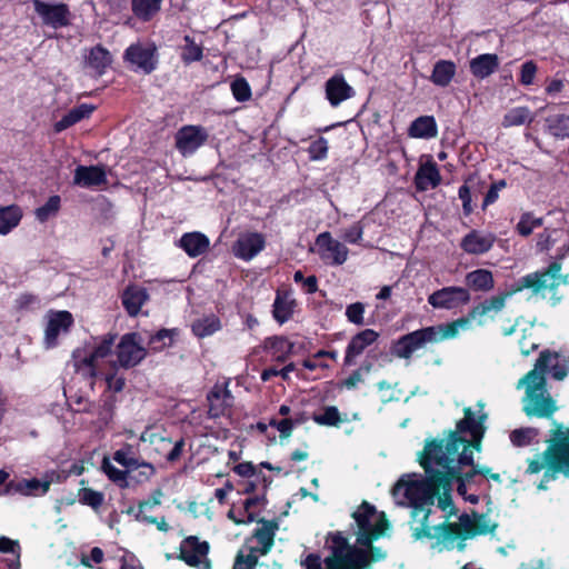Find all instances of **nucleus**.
Returning <instances> with one entry per match:
<instances>
[{
  "mask_svg": "<svg viewBox=\"0 0 569 569\" xmlns=\"http://www.w3.org/2000/svg\"><path fill=\"white\" fill-rule=\"evenodd\" d=\"M440 452V442L427 439L423 450L418 455L419 465L425 470L426 477L422 479H411L410 476H402L393 487V493L402 495L409 503H419L433 506L435 490L438 481L439 469H435L436 455Z\"/></svg>",
  "mask_w": 569,
  "mask_h": 569,
  "instance_id": "f257e3e1",
  "label": "nucleus"
},
{
  "mask_svg": "<svg viewBox=\"0 0 569 569\" xmlns=\"http://www.w3.org/2000/svg\"><path fill=\"white\" fill-rule=\"evenodd\" d=\"M550 353L539 355L535 368L528 371L517 383V388L526 387L523 412L527 417L551 419L558 410L556 400L547 391V379L538 369L547 368Z\"/></svg>",
  "mask_w": 569,
  "mask_h": 569,
  "instance_id": "f03ea898",
  "label": "nucleus"
},
{
  "mask_svg": "<svg viewBox=\"0 0 569 569\" xmlns=\"http://www.w3.org/2000/svg\"><path fill=\"white\" fill-rule=\"evenodd\" d=\"M351 517L357 525L358 545L372 543L385 536L386 531L390 528L387 515L383 511L378 512L376 507L367 500L360 503Z\"/></svg>",
  "mask_w": 569,
  "mask_h": 569,
  "instance_id": "7ed1b4c3",
  "label": "nucleus"
},
{
  "mask_svg": "<svg viewBox=\"0 0 569 569\" xmlns=\"http://www.w3.org/2000/svg\"><path fill=\"white\" fill-rule=\"evenodd\" d=\"M486 430L469 433L470 439L460 435V441H455L452 446L453 438L446 437V439H440L441 441V451L442 455L438 457V461L447 462H460V465H473V451L481 450V442L485 437ZM439 440V438H437Z\"/></svg>",
  "mask_w": 569,
  "mask_h": 569,
  "instance_id": "20e7f679",
  "label": "nucleus"
},
{
  "mask_svg": "<svg viewBox=\"0 0 569 569\" xmlns=\"http://www.w3.org/2000/svg\"><path fill=\"white\" fill-rule=\"evenodd\" d=\"M431 440H436V442H440L437 438H432ZM442 455V451H437L436 455V466L439 468L440 472L447 476L448 480L453 485V480H461L465 483H470L475 476L480 475L482 477L489 478L493 481L501 482V477L499 473L491 472V469L487 466L477 465L473 461V465H460V462H442L438 461V457Z\"/></svg>",
  "mask_w": 569,
  "mask_h": 569,
  "instance_id": "39448f33",
  "label": "nucleus"
},
{
  "mask_svg": "<svg viewBox=\"0 0 569 569\" xmlns=\"http://www.w3.org/2000/svg\"><path fill=\"white\" fill-rule=\"evenodd\" d=\"M146 436L149 441L148 455L156 462H176L180 459L186 443L183 438L173 442L169 437L152 432L148 428L144 430V442Z\"/></svg>",
  "mask_w": 569,
  "mask_h": 569,
  "instance_id": "423d86ee",
  "label": "nucleus"
},
{
  "mask_svg": "<svg viewBox=\"0 0 569 569\" xmlns=\"http://www.w3.org/2000/svg\"><path fill=\"white\" fill-rule=\"evenodd\" d=\"M34 12L41 19V23L54 30L67 28L71 24L72 13L70 7L64 2H46L32 0Z\"/></svg>",
  "mask_w": 569,
  "mask_h": 569,
  "instance_id": "0eeeda50",
  "label": "nucleus"
},
{
  "mask_svg": "<svg viewBox=\"0 0 569 569\" xmlns=\"http://www.w3.org/2000/svg\"><path fill=\"white\" fill-rule=\"evenodd\" d=\"M209 551L208 541H201L197 536H188L180 542L177 558L192 568L211 569V561L208 559Z\"/></svg>",
  "mask_w": 569,
  "mask_h": 569,
  "instance_id": "6e6552de",
  "label": "nucleus"
},
{
  "mask_svg": "<svg viewBox=\"0 0 569 569\" xmlns=\"http://www.w3.org/2000/svg\"><path fill=\"white\" fill-rule=\"evenodd\" d=\"M427 343H436V332L430 326L401 336L393 342L391 351L400 359H410L413 352Z\"/></svg>",
  "mask_w": 569,
  "mask_h": 569,
  "instance_id": "1a4fd4ad",
  "label": "nucleus"
},
{
  "mask_svg": "<svg viewBox=\"0 0 569 569\" xmlns=\"http://www.w3.org/2000/svg\"><path fill=\"white\" fill-rule=\"evenodd\" d=\"M427 300L433 309L456 310L471 301V293L466 287L448 286L433 291Z\"/></svg>",
  "mask_w": 569,
  "mask_h": 569,
  "instance_id": "9d476101",
  "label": "nucleus"
},
{
  "mask_svg": "<svg viewBox=\"0 0 569 569\" xmlns=\"http://www.w3.org/2000/svg\"><path fill=\"white\" fill-rule=\"evenodd\" d=\"M549 438L546 440V457L555 469L569 453V425L565 426L555 419L551 421Z\"/></svg>",
  "mask_w": 569,
  "mask_h": 569,
  "instance_id": "9b49d317",
  "label": "nucleus"
},
{
  "mask_svg": "<svg viewBox=\"0 0 569 569\" xmlns=\"http://www.w3.org/2000/svg\"><path fill=\"white\" fill-rule=\"evenodd\" d=\"M449 519H446L443 522L431 527V537L429 539H436V546L440 547V550H452L455 548V542H458V549L463 550L465 543L463 541L469 539L466 533V528L462 526V522H450Z\"/></svg>",
  "mask_w": 569,
  "mask_h": 569,
  "instance_id": "f8f14e48",
  "label": "nucleus"
},
{
  "mask_svg": "<svg viewBox=\"0 0 569 569\" xmlns=\"http://www.w3.org/2000/svg\"><path fill=\"white\" fill-rule=\"evenodd\" d=\"M561 263L552 261L546 269L528 273L519 279V284L515 291L525 288L539 292L546 288L556 289L559 286L557 279L560 277Z\"/></svg>",
  "mask_w": 569,
  "mask_h": 569,
  "instance_id": "ddd939ff",
  "label": "nucleus"
},
{
  "mask_svg": "<svg viewBox=\"0 0 569 569\" xmlns=\"http://www.w3.org/2000/svg\"><path fill=\"white\" fill-rule=\"evenodd\" d=\"M209 139L208 130L202 126H182L174 136L176 149L183 157L192 156Z\"/></svg>",
  "mask_w": 569,
  "mask_h": 569,
  "instance_id": "4468645a",
  "label": "nucleus"
},
{
  "mask_svg": "<svg viewBox=\"0 0 569 569\" xmlns=\"http://www.w3.org/2000/svg\"><path fill=\"white\" fill-rule=\"evenodd\" d=\"M315 244L320 259L330 266L343 264L349 254V249L340 241L333 239L329 231L319 233Z\"/></svg>",
  "mask_w": 569,
  "mask_h": 569,
  "instance_id": "2eb2a0df",
  "label": "nucleus"
},
{
  "mask_svg": "<svg viewBox=\"0 0 569 569\" xmlns=\"http://www.w3.org/2000/svg\"><path fill=\"white\" fill-rule=\"evenodd\" d=\"M51 486L50 480H40L38 478H14L11 479L6 487L1 489L2 496H22V497H39L44 496Z\"/></svg>",
  "mask_w": 569,
  "mask_h": 569,
  "instance_id": "dca6fc26",
  "label": "nucleus"
},
{
  "mask_svg": "<svg viewBox=\"0 0 569 569\" xmlns=\"http://www.w3.org/2000/svg\"><path fill=\"white\" fill-rule=\"evenodd\" d=\"M254 522L261 526L256 528L251 536L247 537L244 541L249 542V545L257 541L256 547L260 550V553L267 555L274 545V537L279 529V522L277 519L267 520L264 518H258Z\"/></svg>",
  "mask_w": 569,
  "mask_h": 569,
  "instance_id": "f3484780",
  "label": "nucleus"
},
{
  "mask_svg": "<svg viewBox=\"0 0 569 569\" xmlns=\"http://www.w3.org/2000/svg\"><path fill=\"white\" fill-rule=\"evenodd\" d=\"M207 401L209 405L208 417L218 419L230 415L233 396L227 386L214 385L207 395Z\"/></svg>",
  "mask_w": 569,
  "mask_h": 569,
  "instance_id": "a211bd4d",
  "label": "nucleus"
},
{
  "mask_svg": "<svg viewBox=\"0 0 569 569\" xmlns=\"http://www.w3.org/2000/svg\"><path fill=\"white\" fill-rule=\"evenodd\" d=\"M73 323L72 313L67 310L50 312L44 331L47 347H56L59 335L61 332H68Z\"/></svg>",
  "mask_w": 569,
  "mask_h": 569,
  "instance_id": "6ab92c4d",
  "label": "nucleus"
},
{
  "mask_svg": "<svg viewBox=\"0 0 569 569\" xmlns=\"http://www.w3.org/2000/svg\"><path fill=\"white\" fill-rule=\"evenodd\" d=\"M326 99L331 107H338L355 96V89L346 81L341 72H336L325 83Z\"/></svg>",
  "mask_w": 569,
  "mask_h": 569,
  "instance_id": "aec40b11",
  "label": "nucleus"
},
{
  "mask_svg": "<svg viewBox=\"0 0 569 569\" xmlns=\"http://www.w3.org/2000/svg\"><path fill=\"white\" fill-rule=\"evenodd\" d=\"M509 293H500L485 299L469 309L467 317L471 321H477L478 326L485 325V318H493L491 313H498L505 308L506 299Z\"/></svg>",
  "mask_w": 569,
  "mask_h": 569,
  "instance_id": "412c9836",
  "label": "nucleus"
},
{
  "mask_svg": "<svg viewBox=\"0 0 569 569\" xmlns=\"http://www.w3.org/2000/svg\"><path fill=\"white\" fill-rule=\"evenodd\" d=\"M266 247V239L262 233L250 232L240 237L232 247L233 254L244 261L254 258Z\"/></svg>",
  "mask_w": 569,
  "mask_h": 569,
  "instance_id": "4be33fe9",
  "label": "nucleus"
},
{
  "mask_svg": "<svg viewBox=\"0 0 569 569\" xmlns=\"http://www.w3.org/2000/svg\"><path fill=\"white\" fill-rule=\"evenodd\" d=\"M487 419V413H481L479 416H476V413L472 411L470 407H466L463 409V418L460 419L456 423L455 430H449L446 432V437H452L453 441H460V435L465 433H473L478 431L486 430L485 421Z\"/></svg>",
  "mask_w": 569,
  "mask_h": 569,
  "instance_id": "5701e85b",
  "label": "nucleus"
},
{
  "mask_svg": "<svg viewBox=\"0 0 569 569\" xmlns=\"http://www.w3.org/2000/svg\"><path fill=\"white\" fill-rule=\"evenodd\" d=\"M379 338V333L373 329H365L355 335L349 341L343 366L350 367L356 363V358L359 357L369 346L375 343Z\"/></svg>",
  "mask_w": 569,
  "mask_h": 569,
  "instance_id": "b1692460",
  "label": "nucleus"
},
{
  "mask_svg": "<svg viewBox=\"0 0 569 569\" xmlns=\"http://www.w3.org/2000/svg\"><path fill=\"white\" fill-rule=\"evenodd\" d=\"M497 240L496 234L482 232L473 229L468 232L460 241V248L468 254H483L491 250Z\"/></svg>",
  "mask_w": 569,
  "mask_h": 569,
  "instance_id": "393cba45",
  "label": "nucleus"
},
{
  "mask_svg": "<svg viewBox=\"0 0 569 569\" xmlns=\"http://www.w3.org/2000/svg\"><path fill=\"white\" fill-rule=\"evenodd\" d=\"M263 351L271 360L284 363L295 353V343L286 336L267 337L262 343Z\"/></svg>",
  "mask_w": 569,
  "mask_h": 569,
  "instance_id": "a878e982",
  "label": "nucleus"
},
{
  "mask_svg": "<svg viewBox=\"0 0 569 569\" xmlns=\"http://www.w3.org/2000/svg\"><path fill=\"white\" fill-rule=\"evenodd\" d=\"M459 520L462 522V526L466 528V533L470 538L477 536H485L488 533H493L497 529L498 525L496 522H491L486 513H479L477 511H472L471 515L462 513L459 517Z\"/></svg>",
  "mask_w": 569,
  "mask_h": 569,
  "instance_id": "bb28decb",
  "label": "nucleus"
},
{
  "mask_svg": "<svg viewBox=\"0 0 569 569\" xmlns=\"http://www.w3.org/2000/svg\"><path fill=\"white\" fill-rule=\"evenodd\" d=\"M73 183L82 188L101 187L108 183L103 166H78L74 170Z\"/></svg>",
  "mask_w": 569,
  "mask_h": 569,
  "instance_id": "cd10ccee",
  "label": "nucleus"
},
{
  "mask_svg": "<svg viewBox=\"0 0 569 569\" xmlns=\"http://www.w3.org/2000/svg\"><path fill=\"white\" fill-rule=\"evenodd\" d=\"M411 507V522H418L419 526L411 527L413 540H422L431 537V526L429 525V517L432 512L429 505L409 503Z\"/></svg>",
  "mask_w": 569,
  "mask_h": 569,
  "instance_id": "c85d7f7f",
  "label": "nucleus"
},
{
  "mask_svg": "<svg viewBox=\"0 0 569 569\" xmlns=\"http://www.w3.org/2000/svg\"><path fill=\"white\" fill-rule=\"evenodd\" d=\"M297 306L298 302L292 298V292L290 290L278 289L272 305L273 319L279 325L286 323L292 318Z\"/></svg>",
  "mask_w": 569,
  "mask_h": 569,
  "instance_id": "c756f323",
  "label": "nucleus"
},
{
  "mask_svg": "<svg viewBox=\"0 0 569 569\" xmlns=\"http://www.w3.org/2000/svg\"><path fill=\"white\" fill-rule=\"evenodd\" d=\"M441 183L439 168L431 156L425 163H421L415 174V186L418 191H426L436 188Z\"/></svg>",
  "mask_w": 569,
  "mask_h": 569,
  "instance_id": "7c9ffc66",
  "label": "nucleus"
},
{
  "mask_svg": "<svg viewBox=\"0 0 569 569\" xmlns=\"http://www.w3.org/2000/svg\"><path fill=\"white\" fill-rule=\"evenodd\" d=\"M326 569H366L365 553L351 550L349 553L330 555L323 560Z\"/></svg>",
  "mask_w": 569,
  "mask_h": 569,
  "instance_id": "2f4dec72",
  "label": "nucleus"
},
{
  "mask_svg": "<svg viewBox=\"0 0 569 569\" xmlns=\"http://www.w3.org/2000/svg\"><path fill=\"white\" fill-rule=\"evenodd\" d=\"M138 338L139 333L136 332L127 333L121 338L117 347V357L120 366L129 368L140 360V358L137 357L138 352L141 350L137 340Z\"/></svg>",
  "mask_w": 569,
  "mask_h": 569,
  "instance_id": "473e14b6",
  "label": "nucleus"
},
{
  "mask_svg": "<svg viewBox=\"0 0 569 569\" xmlns=\"http://www.w3.org/2000/svg\"><path fill=\"white\" fill-rule=\"evenodd\" d=\"M452 483L448 480L443 472L438 475V481L436 485L435 500H438V508L442 511H447L446 519H449L458 513V509L453 505L451 491Z\"/></svg>",
  "mask_w": 569,
  "mask_h": 569,
  "instance_id": "72a5a7b5",
  "label": "nucleus"
},
{
  "mask_svg": "<svg viewBox=\"0 0 569 569\" xmlns=\"http://www.w3.org/2000/svg\"><path fill=\"white\" fill-rule=\"evenodd\" d=\"M179 247L190 258H197L208 251L210 240L206 234L199 231L186 232L179 240Z\"/></svg>",
  "mask_w": 569,
  "mask_h": 569,
  "instance_id": "f704fd0d",
  "label": "nucleus"
},
{
  "mask_svg": "<svg viewBox=\"0 0 569 569\" xmlns=\"http://www.w3.org/2000/svg\"><path fill=\"white\" fill-rule=\"evenodd\" d=\"M499 68V58L496 53H482L469 61L471 74L477 79H486Z\"/></svg>",
  "mask_w": 569,
  "mask_h": 569,
  "instance_id": "c9c22d12",
  "label": "nucleus"
},
{
  "mask_svg": "<svg viewBox=\"0 0 569 569\" xmlns=\"http://www.w3.org/2000/svg\"><path fill=\"white\" fill-rule=\"evenodd\" d=\"M84 61L86 64L100 77L104 74L107 69L111 66L112 56L102 44H97L84 56Z\"/></svg>",
  "mask_w": 569,
  "mask_h": 569,
  "instance_id": "e433bc0d",
  "label": "nucleus"
},
{
  "mask_svg": "<svg viewBox=\"0 0 569 569\" xmlns=\"http://www.w3.org/2000/svg\"><path fill=\"white\" fill-rule=\"evenodd\" d=\"M438 134V126L433 116H420L415 119L409 129L408 136L418 139H431Z\"/></svg>",
  "mask_w": 569,
  "mask_h": 569,
  "instance_id": "4c0bfd02",
  "label": "nucleus"
},
{
  "mask_svg": "<svg viewBox=\"0 0 569 569\" xmlns=\"http://www.w3.org/2000/svg\"><path fill=\"white\" fill-rule=\"evenodd\" d=\"M545 352L550 353L547 368L545 370L538 369V372H541L545 377L547 372H550L555 380H563L569 373V358L562 357L558 352L549 349L541 351L540 355H543Z\"/></svg>",
  "mask_w": 569,
  "mask_h": 569,
  "instance_id": "58836bf2",
  "label": "nucleus"
},
{
  "mask_svg": "<svg viewBox=\"0 0 569 569\" xmlns=\"http://www.w3.org/2000/svg\"><path fill=\"white\" fill-rule=\"evenodd\" d=\"M466 284L469 290L488 292L493 289L495 280L492 272L487 269H476L465 277Z\"/></svg>",
  "mask_w": 569,
  "mask_h": 569,
  "instance_id": "ea45409f",
  "label": "nucleus"
},
{
  "mask_svg": "<svg viewBox=\"0 0 569 569\" xmlns=\"http://www.w3.org/2000/svg\"><path fill=\"white\" fill-rule=\"evenodd\" d=\"M116 336L107 335L98 346L93 348L91 353L83 358L82 363L87 366L92 376H97L98 360L103 359L111 353Z\"/></svg>",
  "mask_w": 569,
  "mask_h": 569,
  "instance_id": "a19ab883",
  "label": "nucleus"
},
{
  "mask_svg": "<svg viewBox=\"0 0 569 569\" xmlns=\"http://www.w3.org/2000/svg\"><path fill=\"white\" fill-rule=\"evenodd\" d=\"M262 556L257 547L244 541L234 557L233 569H257Z\"/></svg>",
  "mask_w": 569,
  "mask_h": 569,
  "instance_id": "79ce46f5",
  "label": "nucleus"
},
{
  "mask_svg": "<svg viewBox=\"0 0 569 569\" xmlns=\"http://www.w3.org/2000/svg\"><path fill=\"white\" fill-rule=\"evenodd\" d=\"M457 71L456 63L451 60H438L433 64L430 81L438 87H447L452 81Z\"/></svg>",
  "mask_w": 569,
  "mask_h": 569,
  "instance_id": "37998d69",
  "label": "nucleus"
},
{
  "mask_svg": "<svg viewBox=\"0 0 569 569\" xmlns=\"http://www.w3.org/2000/svg\"><path fill=\"white\" fill-rule=\"evenodd\" d=\"M469 325L470 320L466 315L451 322L431 326L432 330L436 332V343L456 338L459 335V330L468 328Z\"/></svg>",
  "mask_w": 569,
  "mask_h": 569,
  "instance_id": "c03bdc74",
  "label": "nucleus"
},
{
  "mask_svg": "<svg viewBox=\"0 0 569 569\" xmlns=\"http://www.w3.org/2000/svg\"><path fill=\"white\" fill-rule=\"evenodd\" d=\"M546 131L556 139H569V116L558 113L545 119Z\"/></svg>",
  "mask_w": 569,
  "mask_h": 569,
  "instance_id": "a18cd8bd",
  "label": "nucleus"
},
{
  "mask_svg": "<svg viewBox=\"0 0 569 569\" xmlns=\"http://www.w3.org/2000/svg\"><path fill=\"white\" fill-rule=\"evenodd\" d=\"M22 219V210L17 204L0 207V234H8Z\"/></svg>",
  "mask_w": 569,
  "mask_h": 569,
  "instance_id": "49530a36",
  "label": "nucleus"
},
{
  "mask_svg": "<svg viewBox=\"0 0 569 569\" xmlns=\"http://www.w3.org/2000/svg\"><path fill=\"white\" fill-rule=\"evenodd\" d=\"M122 305L129 316H137L142 307V287L129 284L122 296Z\"/></svg>",
  "mask_w": 569,
  "mask_h": 569,
  "instance_id": "de8ad7c7",
  "label": "nucleus"
},
{
  "mask_svg": "<svg viewBox=\"0 0 569 569\" xmlns=\"http://www.w3.org/2000/svg\"><path fill=\"white\" fill-rule=\"evenodd\" d=\"M220 329H221V321L214 315H210V316L197 319L191 325V331L198 338H206V337L212 336Z\"/></svg>",
  "mask_w": 569,
  "mask_h": 569,
  "instance_id": "09e8293b",
  "label": "nucleus"
},
{
  "mask_svg": "<svg viewBox=\"0 0 569 569\" xmlns=\"http://www.w3.org/2000/svg\"><path fill=\"white\" fill-rule=\"evenodd\" d=\"M535 120V114L531 112V110L526 107H515L510 109L502 119V126L505 128L509 127H518L522 124H530Z\"/></svg>",
  "mask_w": 569,
  "mask_h": 569,
  "instance_id": "8fccbe9b",
  "label": "nucleus"
},
{
  "mask_svg": "<svg viewBox=\"0 0 569 569\" xmlns=\"http://www.w3.org/2000/svg\"><path fill=\"white\" fill-rule=\"evenodd\" d=\"M184 46L181 48V61L189 66L192 62L200 61L203 58V49L200 44H197L194 39L189 34L183 37Z\"/></svg>",
  "mask_w": 569,
  "mask_h": 569,
  "instance_id": "3c124183",
  "label": "nucleus"
},
{
  "mask_svg": "<svg viewBox=\"0 0 569 569\" xmlns=\"http://www.w3.org/2000/svg\"><path fill=\"white\" fill-rule=\"evenodd\" d=\"M176 335V329H160L149 338L148 350L161 351L164 348L170 347L173 343Z\"/></svg>",
  "mask_w": 569,
  "mask_h": 569,
  "instance_id": "603ef678",
  "label": "nucleus"
},
{
  "mask_svg": "<svg viewBox=\"0 0 569 569\" xmlns=\"http://www.w3.org/2000/svg\"><path fill=\"white\" fill-rule=\"evenodd\" d=\"M312 420L319 426L339 427L343 419L336 406H327L321 413H313Z\"/></svg>",
  "mask_w": 569,
  "mask_h": 569,
  "instance_id": "864d4df0",
  "label": "nucleus"
},
{
  "mask_svg": "<svg viewBox=\"0 0 569 569\" xmlns=\"http://www.w3.org/2000/svg\"><path fill=\"white\" fill-rule=\"evenodd\" d=\"M543 224V218H536L531 211H526L520 216V219L516 226V231L519 236L527 238L533 229L539 228Z\"/></svg>",
  "mask_w": 569,
  "mask_h": 569,
  "instance_id": "5fc2aeb1",
  "label": "nucleus"
},
{
  "mask_svg": "<svg viewBox=\"0 0 569 569\" xmlns=\"http://www.w3.org/2000/svg\"><path fill=\"white\" fill-rule=\"evenodd\" d=\"M61 208V198L58 194L50 196L47 202L36 209V217L40 222L54 217Z\"/></svg>",
  "mask_w": 569,
  "mask_h": 569,
  "instance_id": "6e6d98bb",
  "label": "nucleus"
},
{
  "mask_svg": "<svg viewBox=\"0 0 569 569\" xmlns=\"http://www.w3.org/2000/svg\"><path fill=\"white\" fill-rule=\"evenodd\" d=\"M102 470L108 478L120 488H128L130 486L128 481L129 470H120L114 467L107 458L102 461Z\"/></svg>",
  "mask_w": 569,
  "mask_h": 569,
  "instance_id": "4d7b16f0",
  "label": "nucleus"
},
{
  "mask_svg": "<svg viewBox=\"0 0 569 569\" xmlns=\"http://www.w3.org/2000/svg\"><path fill=\"white\" fill-rule=\"evenodd\" d=\"M539 435L536 428H520L511 431L510 441L516 447L529 446Z\"/></svg>",
  "mask_w": 569,
  "mask_h": 569,
  "instance_id": "13d9d810",
  "label": "nucleus"
},
{
  "mask_svg": "<svg viewBox=\"0 0 569 569\" xmlns=\"http://www.w3.org/2000/svg\"><path fill=\"white\" fill-rule=\"evenodd\" d=\"M329 539L331 541L330 555L341 556L343 553H349L351 550H361V548H358L357 546H351L341 531L330 533Z\"/></svg>",
  "mask_w": 569,
  "mask_h": 569,
  "instance_id": "bf43d9fd",
  "label": "nucleus"
},
{
  "mask_svg": "<svg viewBox=\"0 0 569 569\" xmlns=\"http://www.w3.org/2000/svg\"><path fill=\"white\" fill-rule=\"evenodd\" d=\"M231 92L238 102H246L251 99L252 92L249 82L243 77H238L231 82Z\"/></svg>",
  "mask_w": 569,
  "mask_h": 569,
  "instance_id": "052dcab7",
  "label": "nucleus"
},
{
  "mask_svg": "<svg viewBox=\"0 0 569 569\" xmlns=\"http://www.w3.org/2000/svg\"><path fill=\"white\" fill-rule=\"evenodd\" d=\"M78 498L80 503L89 506L92 509L100 508L104 500V496L102 492L96 491L91 488L79 489Z\"/></svg>",
  "mask_w": 569,
  "mask_h": 569,
  "instance_id": "680f3d73",
  "label": "nucleus"
},
{
  "mask_svg": "<svg viewBox=\"0 0 569 569\" xmlns=\"http://www.w3.org/2000/svg\"><path fill=\"white\" fill-rule=\"evenodd\" d=\"M0 552L16 555V560L9 563V569L20 568V545L18 540H12L4 536L0 537Z\"/></svg>",
  "mask_w": 569,
  "mask_h": 569,
  "instance_id": "e2e57ef3",
  "label": "nucleus"
},
{
  "mask_svg": "<svg viewBox=\"0 0 569 569\" xmlns=\"http://www.w3.org/2000/svg\"><path fill=\"white\" fill-rule=\"evenodd\" d=\"M159 62L158 48L154 42L144 43V74L156 70Z\"/></svg>",
  "mask_w": 569,
  "mask_h": 569,
  "instance_id": "0e129e2a",
  "label": "nucleus"
},
{
  "mask_svg": "<svg viewBox=\"0 0 569 569\" xmlns=\"http://www.w3.org/2000/svg\"><path fill=\"white\" fill-rule=\"evenodd\" d=\"M267 503L264 496L249 497L243 501V511L247 515L244 522H254L258 517L254 508L258 506H264Z\"/></svg>",
  "mask_w": 569,
  "mask_h": 569,
  "instance_id": "69168bd1",
  "label": "nucleus"
},
{
  "mask_svg": "<svg viewBox=\"0 0 569 569\" xmlns=\"http://www.w3.org/2000/svg\"><path fill=\"white\" fill-rule=\"evenodd\" d=\"M309 158L311 160H322L328 154V140L323 137H319L313 140L308 148Z\"/></svg>",
  "mask_w": 569,
  "mask_h": 569,
  "instance_id": "338daca9",
  "label": "nucleus"
},
{
  "mask_svg": "<svg viewBox=\"0 0 569 569\" xmlns=\"http://www.w3.org/2000/svg\"><path fill=\"white\" fill-rule=\"evenodd\" d=\"M358 548H361V551L365 553L366 559V569L370 566L371 562H377L386 559L387 552L383 551L380 547L373 546V542L370 545H359Z\"/></svg>",
  "mask_w": 569,
  "mask_h": 569,
  "instance_id": "774afa93",
  "label": "nucleus"
}]
</instances>
